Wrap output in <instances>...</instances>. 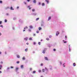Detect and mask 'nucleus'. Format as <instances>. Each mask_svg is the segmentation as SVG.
<instances>
[{
    "label": "nucleus",
    "mask_w": 77,
    "mask_h": 77,
    "mask_svg": "<svg viewBox=\"0 0 77 77\" xmlns=\"http://www.w3.org/2000/svg\"><path fill=\"white\" fill-rule=\"evenodd\" d=\"M28 31L29 32H31V30L30 29H28Z\"/></svg>",
    "instance_id": "obj_38"
},
{
    "label": "nucleus",
    "mask_w": 77,
    "mask_h": 77,
    "mask_svg": "<svg viewBox=\"0 0 77 77\" xmlns=\"http://www.w3.org/2000/svg\"><path fill=\"white\" fill-rule=\"evenodd\" d=\"M33 36H35V34H33Z\"/></svg>",
    "instance_id": "obj_57"
},
{
    "label": "nucleus",
    "mask_w": 77,
    "mask_h": 77,
    "mask_svg": "<svg viewBox=\"0 0 77 77\" xmlns=\"http://www.w3.org/2000/svg\"><path fill=\"white\" fill-rule=\"evenodd\" d=\"M39 19V18H37V19H36V21H38V20Z\"/></svg>",
    "instance_id": "obj_23"
},
{
    "label": "nucleus",
    "mask_w": 77,
    "mask_h": 77,
    "mask_svg": "<svg viewBox=\"0 0 77 77\" xmlns=\"http://www.w3.org/2000/svg\"><path fill=\"white\" fill-rule=\"evenodd\" d=\"M59 32H57L56 35H57V36H58V35H59Z\"/></svg>",
    "instance_id": "obj_3"
},
{
    "label": "nucleus",
    "mask_w": 77,
    "mask_h": 77,
    "mask_svg": "<svg viewBox=\"0 0 77 77\" xmlns=\"http://www.w3.org/2000/svg\"><path fill=\"white\" fill-rule=\"evenodd\" d=\"M11 10H14V9H13V8H12V7H11L10 8Z\"/></svg>",
    "instance_id": "obj_13"
},
{
    "label": "nucleus",
    "mask_w": 77,
    "mask_h": 77,
    "mask_svg": "<svg viewBox=\"0 0 77 77\" xmlns=\"http://www.w3.org/2000/svg\"><path fill=\"white\" fill-rule=\"evenodd\" d=\"M17 58H20V56H19V55H17Z\"/></svg>",
    "instance_id": "obj_18"
},
{
    "label": "nucleus",
    "mask_w": 77,
    "mask_h": 77,
    "mask_svg": "<svg viewBox=\"0 0 77 77\" xmlns=\"http://www.w3.org/2000/svg\"><path fill=\"white\" fill-rule=\"evenodd\" d=\"M41 5V3L40 2H39V5Z\"/></svg>",
    "instance_id": "obj_46"
},
{
    "label": "nucleus",
    "mask_w": 77,
    "mask_h": 77,
    "mask_svg": "<svg viewBox=\"0 0 77 77\" xmlns=\"http://www.w3.org/2000/svg\"><path fill=\"white\" fill-rule=\"evenodd\" d=\"M45 69H47L46 68H45Z\"/></svg>",
    "instance_id": "obj_62"
},
{
    "label": "nucleus",
    "mask_w": 77,
    "mask_h": 77,
    "mask_svg": "<svg viewBox=\"0 0 77 77\" xmlns=\"http://www.w3.org/2000/svg\"><path fill=\"white\" fill-rule=\"evenodd\" d=\"M24 3L25 4V5H26V2H24Z\"/></svg>",
    "instance_id": "obj_43"
},
{
    "label": "nucleus",
    "mask_w": 77,
    "mask_h": 77,
    "mask_svg": "<svg viewBox=\"0 0 77 77\" xmlns=\"http://www.w3.org/2000/svg\"><path fill=\"white\" fill-rule=\"evenodd\" d=\"M2 66L1 65H0V68H2Z\"/></svg>",
    "instance_id": "obj_40"
},
{
    "label": "nucleus",
    "mask_w": 77,
    "mask_h": 77,
    "mask_svg": "<svg viewBox=\"0 0 77 77\" xmlns=\"http://www.w3.org/2000/svg\"><path fill=\"white\" fill-rule=\"evenodd\" d=\"M24 29H28V27L26 26L24 28Z\"/></svg>",
    "instance_id": "obj_8"
},
{
    "label": "nucleus",
    "mask_w": 77,
    "mask_h": 77,
    "mask_svg": "<svg viewBox=\"0 0 77 77\" xmlns=\"http://www.w3.org/2000/svg\"><path fill=\"white\" fill-rule=\"evenodd\" d=\"M19 8V7H17V9H18Z\"/></svg>",
    "instance_id": "obj_51"
},
{
    "label": "nucleus",
    "mask_w": 77,
    "mask_h": 77,
    "mask_svg": "<svg viewBox=\"0 0 77 77\" xmlns=\"http://www.w3.org/2000/svg\"><path fill=\"white\" fill-rule=\"evenodd\" d=\"M2 69V68H0V69Z\"/></svg>",
    "instance_id": "obj_63"
},
{
    "label": "nucleus",
    "mask_w": 77,
    "mask_h": 77,
    "mask_svg": "<svg viewBox=\"0 0 77 77\" xmlns=\"http://www.w3.org/2000/svg\"><path fill=\"white\" fill-rule=\"evenodd\" d=\"M41 77H42V76H41Z\"/></svg>",
    "instance_id": "obj_64"
},
{
    "label": "nucleus",
    "mask_w": 77,
    "mask_h": 77,
    "mask_svg": "<svg viewBox=\"0 0 77 77\" xmlns=\"http://www.w3.org/2000/svg\"><path fill=\"white\" fill-rule=\"evenodd\" d=\"M65 38H66V39H67V37L66 36H65Z\"/></svg>",
    "instance_id": "obj_41"
},
{
    "label": "nucleus",
    "mask_w": 77,
    "mask_h": 77,
    "mask_svg": "<svg viewBox=\"0 0 77 77\" xmlns=\"http://www.w3.org/2000/svg\"><path fill=\"white\" fill-rule=\"evenodd\" d=\"M35 9H32V12H35Z\"/></svg>",
    "instance_id": "obj_15"
},
{
    "label": "nucleus",
    "mask_w": 77,
    "mask_h": 77,
    "mask_svg": "<svg viewBox=\"0 0 77 77\" xmlns=\"http://www.w3.org/2000/svg\"><path fill=\"white\" fill-rule=\"evenodd\" d=\"M34 15H36V14H34Z\"/></svg>",
    "instance_id": "obj_50"
},
{
    "label": "nucleus",
    "mask_w": 77,
    "mask_h": 77,
    "mask_svg": "<svg viewBox=\"0 0 77 77\" xmlns=\"http://www.w3.org/2000/svg\"><path fill=\"white\" fill-rule=\"evenodd\" d=\"M45 2H47V3L48 4V3L49 2V1H48V0H45Z\"/></svg>",
    "instance_id": "obj_4"
},
{
    "label": "nucleus",
    "mask_w": 77,
    "mask_h": 77,
    "mask_svg": "<svg viewBox=\"0 0 77 77\" xmlns=\"http://www.w3.org/2000/svg\"><path fill=\"white\" fill-rule=\"evenodd\" d=\"M34 45H35V44H36V43H35V42H34Z\"/></svg>",
    "instance_id": "obj_42"
},
{
    "label": "nucleus",
    "mask_w": 77,
    "mask_h": 77,
    "mask_svg": "<svg viewBox=\"0 0 77 77\" xmlns=\"http://www.w3.org/2000/svg\"><path fill=\"white\" fill-rule=\"evenodd\" d=\"M5 23H6L7 22V20H6V19L5 20Z\"/></svg>",
    "instance_id": "obj_26"
},
{
    "label": "nucleus",
    "mask_w": 77,
    "mask_h": 77,
    "mask_svg": "<svg viewBox=\"0 0 77 77\" xmlns=\"http://www.w3.org/2000/svg\"><path fill=\"white\" fill-rule=\"evenodd\" d=\"M41 66H43V63H41Z\"/></svg>",
    "instance_id": "obj_33"
},
{
    "label": "nucleus",
    "mask_w": 77,
    "mask_h": 77,
    "mask_svg": "<svg viewBox=\"0 0 77 77\" xmlns=\"http://www.w3.org/2000/svg\"><path fill=\"white\" fill-rule=\"evenodd\" d=\"M33 2L34 3H36V0H34Z\"/></svg>",
    "instance_id": "obj_6"
},
{
    "label": "nucleus",
    "mask_w": 77,
    "mask_h": 77,
    "mask_svg": "<svg viewBox=\"0 0 77 77\" xmlns=\"http://www.w3.org/2000/svg\"><path fill=\"white\" fill-rule=\"evenodd\" d=\"M63 67H65V66L63 65Z\"/></svg>",
    "instance_id": "obj_61"
},
{
    "label": "nucleus",
    "mask_w": 77,
    "mask_h": 77,
    "mask_svg": "<svg viewBox=\"0 0 77 77\" xmlns=\"http://www.w3.org/2000/svg\"><path fill=\"white\" fill-rule=\"evenodd\" d=\"M41 41H42V39H41Z\"/></svg>",
    "instance_id": "obj_60"
},
{
    "label": "nucleus",
    "mask_w": 77,
    "mask_h": 77,
    "mask_svg": "<svg viewBox=\"0 0 77 77\" xmlns=\"http://www.w3.org/2000/svg\"><path fill=\"white\" fill-rule=\"evenodd\" d=\"M17 63H20V61H17Z\"/></svg>",
    "instance_id": "obj_29"
},
{
    "label": "nucleus",
    "mask_w": 77,
    "mask_h": 77,
    "mask_svg": "<svg viewBox=\"0 0 77 77\" xmlns=\"http://www.w3.org/2000/svg\"><path fill=\"white\" fill-rule=\"evenodd\" d=\"M45 60H48V58L47 57H45Z\"/></svg>",
    "instance_id": "obj_2"
},
{
    "label": "nucleus",
    "mask_w": 77,
    "mask_h": 77,
    "mask_svg": "<svg viewBox=\"0 0 77 77\" xmlns=\"http://www.w3.org/2000/svg\"><path fill=\"white\" fill-rule=\"evenodd\" d=\"M3 62H2V61H1V63H3Z\"/></svg>",
    "instance_id": "obj_52"
},
{
    "label": "nucleus",
    "mask_w": 77,
    "mask_h": 77,
    "mask_svg": "<svg viewBox=\"0 0 77 77\" xmlns=\"http://www.w3.org/2000/svg\"><path fill=\"white\" fill-rule=\"evenodd\" d=\"M38 29L39 30H41L42 29V28L41 27H39L38 28Z\"/></svg>",
    "instance_id": "obj_12"
},
{
    "label": "nucleus",
    "mask_w": 77,
    "mask_h": 77,
    "mask_svg": "<svg viewBox=\"0 0 77 77\" xmlns=\"http://www.w3.org/2000/svg\"><path fill=\"white\" fill-rule=\"evenodd\" d=\"M49 38H51V35H49Z\"/></svg>",
    "instance_id": "obj_31"
},
{
    "label": "nucleus",
    "mask_w": 77,
    "mask_h": 77,
    "mask_svg": "<svg viewBox=\"0 0 77 77\" xmlns=\"http://www.w3.org/2000/svg\"><path fill=\"white\" fill-rule=\"evenodd\" d=\"M53 51H56V49H54Z\"/></svg>",
    "instance_id": "obj_37"
},
{
    "label": "nucleus",
    "mask_w": 77,
    "mask_h": 77,
    "mask_svg": "<svg viewBox=\"0 0 77 77\" xmlns=\"http://www.w3.org/2000/svg\"><path fill=\"white\" fill-rule=\"evenodd\" d=\"M9 7H7V8H5V9H9Z\"/></svg>",
    "instance_id": "obj_27"
},
{
    "label": "nucleus",
    "mask_w": 77,
    "mask_h": 77,
    "mask_svg": "<svg viewBox=\"0 0 77 77\" xmlns=\"http://www.w3.org/2000/svg\"><path fill=\"white\" fill-rule=\"evenodd\" d=\"M2 23V21H0V24H1Z\"/></svg>",
    "instance_id": "obj_32"
},
{
    "label": "nucleus",
    "mask_w": 77,
    "mask_h": 77,
    "mask_svg": "<svg viewBox=\"0 0 77 77\" xmlns=\"http://www.w3.org/2000/svg\"><path fill=\"white\" fill-rule=\"evenodd\" d=\"M45 53V51H43V53L44 54V53Z\"/></svg>",
    "instance_id": "obj_24"
},
{
    "label": "nucleus",
    "mask_w": 77,
    "mask_h": 77,
    "mask_svg": "<svg viewBox=\"0 0 77 77\" xmlns=\"http://www.w3.org/2000/svg\"><path fill=\"white\" fill-rule=\"evenodd\" d=\"M39 32V31H36V33H38Z\"/></svg>",
    "instance_id": "obj_28"
},
{
    "label": "nucleus",
    "mask_w": 77,
    "mask_h": 77,
    "mask_svg": "<svg viewBox=\"0 0 77 77\" xmlns=\"http://www.w3.org/2000/svg\"><path fill=\"white\" fill-rule=\"evenodd\" d=\"M64 43H66V42H64Z\"/></svg>",
    "instance_id": "obj_54"
},
{
    "label": "nucleus",
    "mask_w": 77,
    "mask_h": 77,
    "mask_svg": "<svg viewBox=\"0 0 77 77\" xmlns=\"http://www.w3.org/2000/svg\"><path fill=\"white\" fill-rule=\"evenodd\" d=\"M22 59L23 60H25V57H23V58H22Z\"/></svg>",
    "instance_id": "obj_14"
},
{
    "label": "nucleus",
    "mask_w": 77,
    "mask_h": 77,
    "mask_svg": "<svg viewBox=\"0 0 77 77\" xmlns=\"http://www.w3.org/2000/svg\"><path fill=\"white\" fill-rule=\"evenodd\" d=\"M0 73H2V71H0Z\"/></svg>",
    "instance_id": "obj_59"
},
{
    "label": "nucleus",
    "mask_w": 77,
    "mask_h": 77,
    "mask_svg": "<svg viewBox=\"0 0 77 77\" xmlns=\"http://www.w3.org/2000/svg\"><path fill=\"white\" fill-rule=\"evenodd\" d=\"M0 26L1 27H3V26H2V25H1Z\"/></svg>",
    "instance_id": "obj_45"
},
{
    "label": "nucleus",
    "mask_w": 77,
    "mask_h": 77,
    "mask_svg": "<svg viewBox=\"0 0 77 77\" xmlns=\"http://www.w3.org/2000/svg\"><path fill=\"white\" fill-rule=\"evenodd\" d=\"M6 15H9V14L8 13H7L6 14Z\"/></svg>",
    "instance_id": "obj_39"
},
{
    "label": "nucleus",
    "mask_w": 77,
    "mask_h": 77,
    "mask_svg": "<svg viewBox=\"0 0 77 77\" xmlns=\"http://www.w3.org/2000/svg\"><path fill=\"white\" fill-rule=\"evenodd\" d=\"M14 68V67H13L12 66L11 67V68Z\"/></svg>",
    "instance_id": "obj_49"
},
{
    "label": "nucleus",
    "mask_w": 77,
    "mask_h": 77,
    "mask_svg": "<svg viewBox=\"0 0 77 77\" xmlns=\"http://www.w3.org/2000/svg\"><path fill=\"white\" fill-rule=\"evenodd\" d=\"M46 40H47V41H49V38H46Z\"/></svg>",
    "instance_id": "obj_16"
},
{
    "label": "nucleus",
    "mask_w": 77,
    "mask_h": 77,
    "mask_svg": "<svg viewBox=\"0 0 77 77\" xmlns=\"http://www.w3.org/2000/svg\"><path fill=\"white\" fill-rule=\"evenodd\" d=\"M69 51H71V49L70 48L69 49Z\"/></svg>",
    "instance_id": "obj_48"
},
{
    "label": "nucleus",
    "mask_w": 77,
    "mask_h": 77,
    "mask_svg": "<svg viewBox=\"0 0 77 77\" xmlns=\"http://www.w3.org/2000/svg\"><path fill=\"white\" fill-rule=\"evenodd\" d=\"M2 1H0V3H2Z\"/></svg>",
    "instance_id": "obj_34"
},
{
    "label": "nucleus",
    "mask_w": 77,
    "mask_h": 77,
    "mask_svg": "<svg viewBox=\"0 0 77 77\" xmlns=\"http://www.w3.org/2000/svg\"><path fill=\"white\" fill-rule=\"evenodd\" d=\"M45 69H42V71H43V72H44L45 71Z\"/></svg>",
    "instance_id": "obj_22"
},
{
    "label": "nucleus",
    "mask_w": 77,
    "mask_h": 77,
    "mask_svg": "<svg viewBox=\"0 0 77 77\" xmlns=\"http://www.w3.org/2000/svg\"><path fill=\"white\" fill-rule=\"evenodd\" d=\"M38 44H39V45H41V42H39Z\"/></svg>",
    "instance_id": "obj_36"
},
{
    "label": "nucleus",
    "mask_w": 77,
    "mask_h": 77,
    "mask_svg": "<svg viewBox=\"0 0 77 77\" xmlns=\"http://www.w3.org/2000/svg\"><path fill=\"white\" fill-rule=\"evenodd\" d=\"M29 27L30 29H32V28H33V26H30Z\"/></svg>",
    "instance_id": "obj_17"
},
{
    "label": "nucleus",
    "mask_w": 77,
    "mask_h": 77,
    "mask_svg": "<svg viewBox=\"0 0 77 77\" xmlns=\"http://www.w3.org/2000/svg\"><path fill=\"white\" fill-rule=\"evenodd\" d=\"M13 20H16V18H15V17L13 19Z\"/></svg>",
    "instance_id": "obj_35"
},
{
    "label": "nucleus",
    "mask_w": 77,
    "mask_h": 77,
    "mask_svg": "<svg viewBox=\"0 0 77 77\" xmlns=\"http://www.w3.org/2000/svg\"><path fill=\"white\" fill-rule=\"evenodd\" d=\"M29 69H30V71H32V68H30Z\"/></svg>",
    "instance_id": "obj_30"
},
{
    "label": "nucleus",
    "mask_w": 77,
    "mask_h": 77,
    "mask_svg": "<svg viewBox=\"0 0 77 77\" xmlns=\"http://www.w3.org/2000/svg\"><path fill=\"white\" fill-rule=\"evenodd\" d=\"M7 69H9V68H7Z\"/></svg>",
    "instance_id": "obj_58"
},
{
    "label": "nucleus",
    "mask_w": 77,
    "mask_h": 77,
    "mask_svg": "<svg viewBox=\"0 0 77 77\" xmlns=\"http://www.w3.org/2000/svg\"><path fill=\"white\" fill-rule=\"evenodd\" d=\"M73 66H75L76 65H75V63H74L73 65Z\"/></svg>",
    "instance_id": "obj_9"
},
{
    "label": "nucleus",
    "mask_w": 77,
    "mask_h": 77,
    "mask_svg": "<svg viewBox=\"0 0 77 77\" xmlns=\"http://www.w3.org/2000/svg\"><path fill=\"white\" fill-rule=\"evenodd\" d=\"M18 68L17 67V68H16V70H17H17H18Z\"/></svg>",
    "instance_id": "obj_21"
},
{
    "label": "nucleus",
    "mask_w": 77,
    "mask_h": 77,
    "mask_svg": "<svg viewBox=\"0 0 77 77\" xmlns=\"http://www.w3.org/2000/svg\"><path fill=\"white\" fill-rule=\"evenodd\" d=\"M51 20V17H49L48 19V21H49V20Z\"/></svg>",
    "instance_id": "obj_10"
},
{
    "label": "nucleus",
    "mask_w": 77,
    "mask_h": 77,
    "mask_svg": "<svg viewBox=\"0 0 77 77\" xmlns=\"http://www.w3.org/2000/svg\"><path fill=\"white\" fill-rule=\"evenodd\" d=\"M27 1L28 2H29V1H30V0H27Z\"/></svg>",
    "instance_id": "obj_47"
},
{
    "label": "nucleus",
    "mask_w": 77,
    "mask_h": 77,
    "mask_svg": "<svg viewBox=\"0 0 77 77\" xmlns=\"http://www.w3.org/2000/svg\"><path fill=\"white\" fill-rule=\"evenodd\" d=\"M25 30L24 29L23 30V32H25Z\"/></svg>",
    "instance_id": "obj_55"
},
{
    "label": "nucleus",
    "mask_w": 77,
    "mask_h": 77,
    "mask_svg": "<svg viewBox=\"0 0 77 77\" xmlns=\"http://www.w3.org/2000/svg\"><path fill=\"white\" fill-rule=\"evenodd\" d=\"M26 44H27V45H29V43H26Z\"/></svg>",
    "instance_id": "obj_44"
},
{
    "label": "nucleus",
    "mask_w": 77,
    "mask_h": 77,
    "mask_svg": "<svg viewBox=\"0 0 77 77\" xmlns=\"http://www.w3.org/2000/svg\"><path fill=\"white\" fill-rule=\"evenodd\" d=\"M27 8H29V10H30V9H31V8H30V6H28Z\"/></svg>",
    "instance_id": "obj_5"
},
{
    "label": "nucleus",
    "mask_w": 77,
    "mask_h": 77,
    "mask_svg": "<svg viewBox=\"0 0 77 77\" xmlns=\"http://www.w3.org/2000/svg\"><path fill=\"white\" fill-rule=\"evenodd\" d=\"M35 72H36V71H34L33 72V74H35Z\"/></svg>",
    "instance_id": "obj_19"
},
{
    "label": "nucleus",
    "mask_w": 77,
    "mask_h": 77,
    "mask_svg": "<svg viewBox=\"0 0 77 77\" xmlns=\"http://www.w3.org/2000/svg\"><path fill=\"white\" fill-rule=\"evenodd\" d=\"M32 38H29V40H32Z\"/></svg>",
    "instance_id": "obj_20"
},
{
    "label": "nucleus",
    "mask_w": 77,
    "mask_h": 77,
    "mask_svg": "<svg viewBox=\"0 0 77 77\" xmlns=\"http://www.w3.org/2000/svg\"><path fill=\"white\" fill-rule=\"evenodd\" d=\"M1 35H2V33L0 32V36H1Z\"/></svg>",
    "instance_id": "obj_53"
},
{
    "label": "nucleus",
    "mask_w": 77,
    "mask_h": 77,
    "mask_svg": "<svg viewBox=\"0 0 77 77\" xmlns=\"http://www.w3.org/2000/svg\"><path fill=\"white\" fill-rule=\"evenodd\" d=\"M42 6H45V3H42Z\"/></svg>",
    "instance_id": "obj_7"
},
{
    "label": "nucleus",
    "mask_w": 77,
    "mask_h": 77,
    "mask_svg": "<svg viewBox=\"0 0 77 77\" xmlns=\"http://www.w3.org/2000/svg\"><path fill=\"white\" fill-rule=\"evenodd\" d=\"M21 68H23V65H21Z\"/></svg>",
    "instance_id": "obj_25"
},
{
    "label": "nucleus",
    "mask_w": 77,
    "mask_h": 77,
    "mask_svg": "<svg viewBox=\"0 0 77 77\" xmlns=\"http://www.w3.org/2000/svg\"><path fill=\"white\" fill-rule=\"evenodd\" d=\"M27 50H28V49H27V48L25 49V51H26V52L27 51Z\"/></svg>",
    "instance_id": "obj_11"
},
{
    "label": "nucleus",
    "mask_w": 77,
    "mask_h": 77,
    "mask_svg": "<svg viewBox=\"0 0 77 77\" xmlns=\"http://www.w3.org/2000/svg\"><path fill=\"white\" fill-rule=\"evenodd\" d=\"M24 40H26V41H27L28 39V38L27 37H26L25 38H24Z\"/></svg>",
    "instance_id": "obj_1"
},
{
    "label": "nucleus",
    "mask_w": 77,
    "mask_h": 77,
    "mask_svg": "<svg viewBox=\"0 0 77 77\" xmlns=\"http://www.w3.org/2000/svg\"><path fill=\"white\" fill-rule=\"evenodd\" d=\"M2 54V52H0V54Z\"/></svg>",
    "instance_id": "obj_56"
}]
</instances>
